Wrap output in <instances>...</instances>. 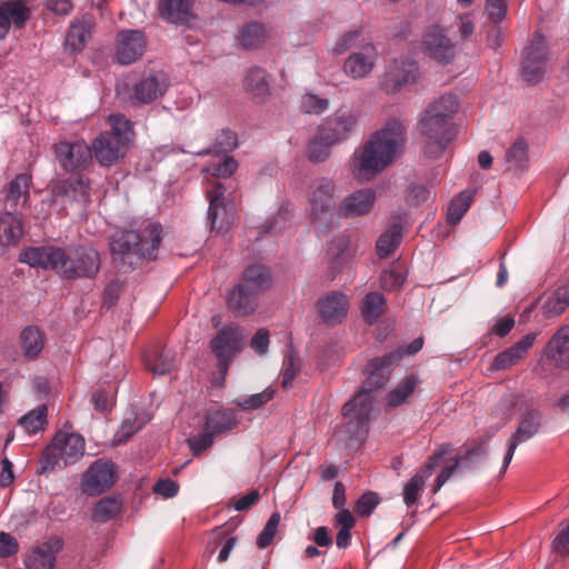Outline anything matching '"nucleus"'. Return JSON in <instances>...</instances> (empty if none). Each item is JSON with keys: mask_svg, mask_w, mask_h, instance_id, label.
Masks as SVG:
<instances>
[{"mask_svg": "<svg viewBox=\"0 0 569 569\" xmlns=\"http://www.w3.org/2000/svg\"><path fill=\"white\" fill-rule=\"evenodd\" d=\"M407 141V124L400 119H389L367 141L355 149L349 158L350 174L360 183L372 181L401 153Z\"/></svg>", "mask_w": 569, "mask_h": 569, "instance_id": "nucleus-1", "label": "nucleus"}, {"mask_svg": "<svg viewBox=\"0 0 569 569\" xmlns=\"http://www.w3.org/2000/svg\"><path fill=\"white\" fill-rule=\"evenodd\" d=\"M20 261L33 268L52 270L63 279L91 278L100 269L99 252L91 247L62 249L31 247L23 250Z\"/></svg>", "mask_w": 569, "mask_h": 569, "instance_id": "nucleus-2", "label": "nucleus"}, {"mask_svg": "<svg viewBox=\"0 0 569 569\" xmlns=\"http://www.w3.org/2000/svg\"><path fill=\"white\" fill-rule=\"evenodd\" d=\"M391 359L392 356L371 360L368 365L369 377L356 396L343 406L347 432L350 435H357L372 417L373 393L387 385L389 379L387 368Z\"/></svg>", "mask_w": 569, "mask_h": 569, "instance_id": "nucleus-3", "label": "nucleus"}, {"mask_svg": "<svg viewBox=\"0 0 569 569\" xmlns=\"http://www.w3.org/2000/svg\"><path fill=\"white\" fill-rule=\"evenodd\" d=\"M161 226L149 224L140 234L133 230L117 232L111 241V252L121 263L129 266L140 258L153 259L161 241Z\"/></svg>", "mask_w": 569, "mask_h": 569, "instance_id": "nucleus-4", "label": "nucleus"}, {"mask_svg": "<svg viewBox=\"0 0 569 569\" xmlns=\"http://www.w3.org/2000/svg\"><path fill=\"white\" fill-rule=\"evenodd\" d=\"M110 131L102 132L93 142L92 156L97 161L110 167L121 159L133 140L131 122L121 114L109 117Z\"/></svg>", "mask_w": 569, "mask_h": 569, "instance_id": "nucleus-5", "label": "nucleus"}, {"mask_svg": "<svg viewBox=\"0 0 569 569\" xmlns=\"http://www.w3.org/2000/svg\"><path fill=\"white\" fill-rule=\"evenodd\" d=\"M168 88V81L162 73H152L141 78L132 86L127 81L117 84L118 98L132 106L149 104L161 98Z\"/></svg>", "mask_w": 569, "mask_h": 569, "instance_id": "nucleus-6", "label": "nucleus"}, {"mask_svg": "<svg viewBox=\"0 0 569 569\" xmlns=\"http://www.w3.org/2000/svg\"><path fill=\"white\" fill-rule=\"evenodd\" d=\"M418 130L423 139V153L429 159H438L455 139L451 122L420 116Z\"/></svg>", "mask_w": 569, "mask_h": 569, "instance_id": "nucleus-7", "label": "nucleus"}, {"mask_svg": "<svg viewBox=\"0 0 569 569\" xmlns=\"http://www.w3.org/2000/svg\"><path fill=\"white\" fill-rule=\"evenodd\" d=\"M359 112L352 104H342L320 123L319 132L331 143H343L358 130Z\"/></svg>", "mask_w": 569, "mask_h": 569, "instance_id": "nucleus-8", "label": "nucleus"}, {"mask_svg": "<svg viewBox=\"0 0 569 569\" xmlns=\"http://www.w3.org/2000/svg\"><path fill=\"white\" fill-rule=\"evenodd\" d=\"M420 77L418 63L409 57L390 60L379 78V88L387 94H396L405 87L413 84Z\"/></svg>", "mask_w": 569, "mask_h": 569, "instance_id": "nucleus-9", "label": "nucleus"}, {"mask_svg": "<svg viewBox=\"0 0 569 569\" xmlns=\"http://www.w3.org/2000/svg\"><path fill=\"white\" fill-rule=\"evenodd\" d=\"M337 186L332 179L319 178L309 187V213L315 221H326L336 208Z\"/></svg>", "mask_w": 569, "mask_h": 569, "instance_id": "nucleus-10", "label": "nucleus"}, {"mask_svg": "<svg viewBox=\"0 0 569 569\" xmlns=\"http://www.w3.org/2000/svg\"><path fill=\"white\" fill-rule=\"evenodd\" d=\"M379 61V51L373 43L363 44L352 51L342 63L343 74L351 80H362L373 72Z\"/></svg>", "mask_w": 569, "mask_h": 569, "instance_id": "nucleus-11", "label": "nucleus"}, {"mask_svg": "<svg viewBox=\"0 0 569 569\" xmlns=\"http://www.w3.org/2000/svg\"><path fill=\"white\" fill-rule=\"evenodd\" d=\"M84 453V439L77 433H58L52 445L47 449V458L53 459L48 461L51 468H53L59 460H63L67 463H73L78 461Z\"/></svg>", "mask_w": 569, "mask_h": 569, "instance_id": "nucleus-12", "label": "nucleus"}, {"mask_svg": "<svg viewBox=\"0 0 569 569\" xmlns=\"http://www.w3.org/2000/svg\"><path fill=\"white\" fill-rule=\"evenodd\" d=\"M147 40L139 30H121L114 42V60L122 66L138 61L146 52Z\"/></svg>", "mask_w": 569, "mask_h": 569, "instance_id": "nucleus-13", "label": "nucleus"}, {"mask_svg": "<svg viewBox=\"0 0 569 569\" xmlns=\"http://www.w3.org/2000/svg\"><path fill=\"white\" fill-rule=\"evenodd\" d=\"M116 479V466L108 460L99 459L84 472L81 483L82 490L89 496H97L110 488Z\"/></svg>", "mask_w": 569, "mask_h": 569, "instance_id": "nucleus-14", "label": "nucleus"}, {"mask_svg": "<svg viewBox=\"0 0 569 569\" xmlns=\"http://www.w3.org/2000/svg\"><path fill=\"white\" fill-rule=\"evenodd\" d=\"M541 413L537 410H527L522 413L518 427L509 440L507 452L503 457V463L500 473L503 475L510 465L516 448L532 439L540 430Z\"/></svg>", "mask_w": 569, "mask_h": 569, "instance_id": "nucleus-15", "label": "nucleus"}, {"mask_svg": "<svg viewBox=\"0 0 569 569\" xmlns=\"http://www.w3.org/2000/svg\"><path fill=\"white\" fill-rule=\"evenodd\" d=\"M56 159L66 171L84 169L92 159L91 148L81 140L62 141L56 144Z\"/></svg>", "mask_w": 569, "mask_h": 569, "instance_id": "nucleus-16", "label": "nucleus"}, {"mask_svg": "<svg viewBox=\"0 0 569 569\" xmlns=\"http://www.w3.org/2000/svg\"><path fill=\"white\" fill-rule=\"evenodd\" d=\"M422 43L427 53L439 62L447 63L456 56V43L439 24H432L426 30Z\"/></svg>", "mask_w": 569, "mask_h": 569, "instance_id": "nucleus-17", "label": "nucleus"}, {"mask_svg": "<svg viewBox=\"0 0 569 569\" xmlns=\"http://www.w3.org/2000/svg\"><path fill=\"white\" fill-rule=\"evenodd\" d=\"M376 200L377 191L373 188H362L345 197L337 209L346 218L361 217L372 211Z\"/></svg>", "mask_w": 569, "mask_h": 569, "instance_id": "nucleus-18", "label": "nucleus"}, {"mask_svg": "<svg viewBox=\"0 0 569 569\" xmlns=\"http://www.w3.org/2000/svg\"><path fill=\"white\" fill-rule=\"evenodd\" d=\"M537 335L528 333L519 341L499 352L492 360L490 371H505L520 363L532 348Z\"/></svg>", "mask_w": 569, "mask_h": 569, "instance_id": "nucleus-19", "label": "nucleus"}, {"mask_svg": "<svg viewBox=\"0 0 569 569\" xmlns=\"http://www.w3.org/2000/svg\"><path fill=\"white\" fill-rule=\"evenodd\" d=\"M243 339L242 333L237 328H223L211 340V349L219 359L223 370L227 369V362L236 355Z\"/></svg>", "mask_w": 569, "mask_h": 569, "instance_id": "nucleus-20", "label": "nucleus"}, {"mask_svg": "<svg viewBox=\"0 0 569 569\" xmlns=\"http://www.w3.org/2000/svg\"><path fill=\"white\" fill-rule=\"evenodd\" d=\"M320 318L330 325L340 322L347 315L349 308L348 297L340 292L333 291L321 297L317 302Z\"/></svg>", "mask_w": 569, "mask_h": 569, "instance_id": "nucleus-21", "label": "nucleus"}, {"mask_svg": "<svg viewBox=\"0 0 569 569\" xmlns=\"http://www.w3.org/2000/svg\"><path fill=\"white\" fill-rule=\"evenodd\" d=\"M29 17L30 10L22 1L0 3V40L6 38L11 24L20 28Z\"/></svg>", "mask_w": 569, "mask_h": 569, "instance_id": "nucleus-22", "label": "nucleus"}, {"mask_svg": "<svg viewBox=\"0 0 569 569\" xmlns=\"http://www.w3.org/2000/svg\"><path fill=\"white\" fill-rule=\"evenodd\" d=\"M224 187L221 183H214L207 191L209 198L208 220L211 230L221 231L227 228V210L224 203Z\"/></svg>", "mask_w": 569, "mask_h": 569, "instance_id": "nucleus-23", "label": "nucleus"}, {"mask_svg": "<svg viewBox=\"0 0 569 569\" xmlns=\"http://www.w3.org/2000/svg\"><path fill=\"white\" fill-rule=\"evenodd\" d=\"M485 450L482 446H476L468 449L466 452H459L455 459L453 463L449 467H445L441 472L438 475L436 479V485L432 489L433 493H437L441 487L453 476V473L463 468H468L471 462L482 458L485 456Z\"/></svg>", "mask_w": 569, "mask_h": 569, "instance_id": "nucleus-24", "label": "nucleus"}, {"mask_svg": "<svg viewBox=\"0 0 569 569\" xmlns=\"http://www.w3.org/2000/svg\"><path fill=\"white\" fill-rule=\"evenodd\" d=\"M238 418L232 409L210 408L206 415V431L211 435H219L229 431L238 426Z\"/></svg>", "mask_w": 569, "mask_h": 569, "instance_id": "nucleus-25", "label": "nucleus"}, {"mask_svg": "<svg viewBox=\"0 0 569 569\" xmlns=\"http://www.w3.org/2000/svg\"><path fill=\"white\" fill-rule=\"evenodd\" d=\"M330 269L332 277L336 276L355 256V250L349 237L340 236L333 239L328 248Z\"/></svg>", "mask_w": 569, "mask_h": 569, "instance_id": "nucleus-26", "label": "nucleus"}, {"mask_svg": "<svg viewBox=\"0 0 569 569\" xmlns=\"http://www.w3.org/2000/svg\"><path fill=\"white\" fill-rule=\"evenodd\" d=\"M547 357L558 367H569V326L553 335L547 346Z\"/></svg>", "mask_w": 569, "mask_h": 569, "instance_id": "nucleus-27", "label": "nucleus"}, {"mask_svg": "<svg viewBox=\"0 0 569 569\" xmlns=\"http://www.w3.org/2000/svg\"><path fill=\"white\" fill-rule=\"evenodd\" d=\"M193 0H159V13L171 23H184L192 17Z\"/></svg>", "mask_w": 569, "mask_h": 569, "instance_id": "nucleus-28", "label": "nucleus"}, {"mask_svg": "<svg viewBox=\"0 0 569 569\" xmlns=\"http://www.w3.org/2000/svg\"><path fill=\"white\" fill-rule=\"evenodd\" d=\"M30 183L31 176L27 173H20L11 180L4 198L6 207L16 210L19 206L26 204L30 197Z\"/></svg>", "mask_w": 569, "mask_h": 569, "instance_id": "nucleus-29", "label": "nucleus"}, {"mask_svg": "<svg viewBox=\"0 0 569 569\" xmlns=\"http://www.w3.org/2000/svg\"><path fill=\"white\" fill-rule=\"evenodd\" d=\"M257 296L258 293L239 283L228 297V307L238 316L250 315L256 310Z\"/></svg>", "mask_w": 569, "mask_h": 569, "instance_id": "nucleus-30", "label": "nucleus"}, {"mask_svg": "<svg viewBox=\"0 0 569 569\" xmlns=\"http://www.w3.org/2000/svg\"><path fill=\"white\" fill-rule=\"evenodd\" d=\"M366 43L372 42L366 38L361 29H353L338 36L330 49V52L333 56H341L348 51L362 49Z\"/></svg>", "mask_w": 569, "mask_h": 569, "instance_id": "nucleus-31", "label": "nucleus"}, {"mask_svg": "<svg viewBox=\"0 0 569 569\" xmlns=\"http://www.w3.org/2000/svg\"><path fill=\"white\" fill-rule=\"evenodd\" d=\"M458 99L453 94H445L433 100L422 112L435 119L450 122L453 114L458 111Z\"/></svg>", "mask_w": 569, "mask_h": 569, "instance_id": "nucleus-32", "label": "nucleus"}, {"mask_svg": "<svg viewBox=\"0 0 569 569\" xmlns=\"http://www.w3.org/2000/svg\"><path fill=\"white\" fill-rule=\"evenodd\" d=\"M244 88L258 102H264L270 94L267 72L260 68L250 69L246 77Z\"/></svg>", "mask_w": 569, "mask_h": 569, "instance_id": "nucleus-33", "label": "nucleus"}, {"mask_svg": "<svg viewBox=\"0 0 569 569\" xmlns=\"http://www.w3.org/2000/svg\"><path fill=\"white\" fill-rule=\"evenodd\" d=\"M21 236V219L11 211L2 213L0 216V242L3 246H10L16 243Z\"/></svg>", "mask_w": 569, "mask_h": 569, "instance_id": "nucleus-34", "label": "nucleus"}, {"mask_svg": "<svg viewBox=\"0 0 569 569\" xmlns=\"http://www.w3.org/2000/svg\"><path fill=\"white\" fill-rule=\"evenodd\" d=\"M89 194L88 181L83 177L58 182L52 188V197L67 196L73 200H83Z\"/></svg>", "mask_w": 569, "mask_h": 569, "instance_id": "nucleus-35", "label": "nucleus"}, {"mask_svg": "<svg viewBox=\"0 0 569 569\" xmlns=\"http://www.w3.org/2000/svg\"><path fill=\"white\" fill-rule=\"evenodd\" d=\"M23 355L29 359L37 358L44 347V337L38 327L24 328L20 336Z\"/></svg>", "mask_w": 569, "mask_h": 569, "instance_id": "nucleus-36", "label": "nucleus"}, {"mask_svg": "<svg viewBox=\"0 0 569 569\" xmlns=\"http://www.w3.org/2000/svg\"><path fill=\"white\" fill-rule=\"evenodd\" d=\"M146 367L154 375L169 373L174 365V353L171 350H151L144 358Z\"/></svg>", "mask_w": 569, "mask_h": 569, "instance_id": "nucleus-37", "label": "nucleus"}, {"mask_svg": "<svg viewBox=\"0 0 569 569\" xmlns=\"http://www.w3.org/2000/svg\"><path fill=\"white\" fill-rule=\"evenodd\" d=\"M270 283V273L264 266H251L246 269L243 278L240 282L241 286L250 289L256 293H260L268 288Z\"/></svg>", "mask_w": 569, "mask_h": 569, "instance_id": "nucleus-38", "label": "nucleus"}, {"mask_svg": "<svg viewBox=\"0 0 569 569\" xmlns=\"http://www.w3.org/2000/svg\"><path fill=\"white\" fill-rule=\"evenodd\" d=\"M569 306V283L559 287L543 302V315L552 318L562 313Z\"/></svg>", "mask_w": 569, "mask_h": 569, "instance_id": "nucleus-39", "label": "nucleus"}, {"mask_svg": "<svg viewBox=\"0 0 569 569\" xmlns=\"http://www.w3.org/2000/svg\"><path fill=\"white\" fill-rule=\"evenodd\" d=\"M386 310V300L380 292H369L365 296L361 303V315L363 319L372 323L377 321Z\"/></svg>", "mask_w": 569, "mask_h": 569, "instance_id": "nucleus-40", "label": "nucleus"}, {"mask_svg": "<svg viewBox=\"0 0 569 569\" xmlns=\"http://www.w3.org/2000/svg\"><path fill=\"white\" fill-rule=\"evenodd\" d=\"M268 38L267 29L260 23L246 24L238 34V41L243 48H258L266 42Z\"/></svg>", "mask_w": 569, "mask_h": 569, "instance_id": "nucleus-41", "label": "nucleus"}, {"mask_svg": "<svg viewBox=\"0 0 569 569\" xmlns=\"http://www.w3.org/2000/svg\"><path fill=\"white\" fill-rule=\"evenodd\" d=\"M418 386V379L415 376L406 377L388 395L387 401L390 407H398L407 402Z\"/></svg>", "mask_w": 569, "mask_h": 569, "instance_id": "nucleus-42", "label": "nucleus"}, {"mask_svg": "<svg viewBox=\"0 0 569 569\" xmlns=\"http://www.w3.org/2000/svg\"><path fill=\"white\" fill-rule=\"evenodd\" d=\"M90 38V24L89 22L81 20L76 21L70 26V29L66 37V46L73 51L80 50L88 39Z\"/></svg>", "mask_w": 569, "mask_h": 569, "instance_id": "nucleus-43", "label": "nucleus"}, {"mask_svg": "<svg viewBox=\"0 0 569 569\" xmlns=\"http://www.w3.org/2000/svg\"><path fill=\"white\" fill-rule=\"evenodd\" d=\"M508 170H521L528 162V148L522 139H518L505 154Z\"/></svg>", "mask_w": 569, "mask_h": 569, "instance_id": "nucleus-44", "label": "nucleus"}, {"mask_svg": "<svg viewBox=\"0 0 569 569\" xmlns=\"http://www.w3.org/2000/svg\"><path fill=\"white\" fill-rule=\"evenodd\" d=\"M53 551L48 546L36 548L26 558L28 569H52L54 565Z\"/></svg>", "mask_w": 569, "mask_h": 569, "instance_id": "nucleus-45", "label": "nucleus"}, {"mask_svg": "<svg viewBox=\"0 0 569 569\" xmlns=\"http://www.w3.org/2000/svg\"><path fill=\"white\" fill-rule=\"evenodd\" d=\"M337 143H331L323 138V132H317V136L309 142L307 157L312 162H323L331 152V148Z\"/></svg>", "mask_w": 569, "mask_h": 569, "instance_id": "nucleus-46", "label": "nucleus"}, {"mask_svg": "<svg viewBox=\"0 0 569 569\" xmlns=\"http://www.w3.org/2000/svg\"><path fill=\"white\" fill-rule=\"evenodd\" d=\"M528 56L535 62H545L547 64V61H548L547 42L542 34H540L538 32L535 33L532 39L523 48L522 59H527Z\"/></svg>", "mask_w": 569, "mask_h": 569, "instance_id": "nucleus-47", "label": "nucleus"}, {"mask_svg": "<svg viewBox=\"0 0 569 569\" xmlns=\"http://www.w3.org/2000/svg\"><path fill=\"white\" fill-rule=\"evenodd\" d=\"M121 510V503L114 498H104L96 503L92 518L98 522H107L116 517Z\"/></svg>", "mask_w": 569, "mask_h": 569, "instance_id": "nucleus-48", "label": "nucleus"}, {"mask_svg": "<svg viewBox=\"0 0 569 569\" xmlns=\"http://www.w3.org/2000/svg\"><path fill=\"white\" fill-rule=\"evenodd\" d=\"M471 201L472 193L470 191H463L457 198H455L448 208V222L451 224H457L469 209Z\"/></svg>", "mask_w": 569, "mask_h": 569, "instance_id": "nucleus-49", "label": "nucleus"}, {"mask_svg": "<svg viewBox=\"0 0 569 569\" xmlns=\"http://www.w3.org/2000/svg\"><path fill=\"white\" fill-rule=\"evenodd\" d=\"M401 230L398 226H393L382 233L377 240V252L379 257L389 256L400 243Z\"/></svg>", "mask_w": 569, "mask_h": 569, "instance_id": "nucleus-50", "label": "nucleus"}, {"mask_svg": "<svg viewBox=\"0 0 569 569\" xmlns=\"http://www.w3.org/2000/svg\"><path fill=\"white\" fill-rule=\"evenodd\" d=\"M47 408L44 406L38 407L34 410L26 413L19 419L20 426L28 433H36L41 430L46 423Z\"/></svg>", "mask_w": 569, "mask_h": 569, "instance_id": "nucleus-51", "label": "nucleus"}, {"mask_svg": "<svg viewBox=\"0 0 569 569\" xmlns=\"http://www.w3.org/2000/svg\"><path fill=\"white\" fill-rule=\"evenodd\" d=\"M546 71L547 64L545 62H535L529 56L521 61V77L529 84L540 82Z\"/></svg>", "mask_w": 569, "mask_h": 569, "instance_id": "nucleus-52", "label": "nucleus"}, {"mask_svg": "<svg viewBox=\"0 0 569 569\" xmlns=\"http://www.w3.org/2000/svg\"><path fill=\"white\" fill-rule=\"evenodd\" d=\"M330 107L327 98H321L315 93H306L301 97L300 109L308 114H321Z\"/></svg>", "mask_w": 569, "mask_h": 569, "instance_id": "nucleus-53", "label": "nucleus"}, {"mask_svg": "<svg viewBox=\"0 0 569 569\" xmlns=\"http://www.w3.org/2000/svg\"><path fill=\"white\" fill-rule=\"evenodd\" d=\"M273 390L270 388H267L262 392L251 395L243 399L236 400V405L246 411H252L260 407H262L264 403L270 401L273 397Z\"/></svg>", "mask_w": 569, "mask_h": 569, "instance_id": "nucleus-54", "label": "nucleus"}, {"mask_svg": "<svg viewBox=\"0 0 569 569\" xmlns=\"http://www.w3.org/2000/svg\"><path fill=\"white\" fill-rule=\"evenodd\" d=\"M380 282L381 287L386 290H397L405 282V272L400 266H393L382 272Z\"/></svg>", "mask_w": 569, "mask_h": 569, "instance_id": "nucleus-55", "label": "nucleus"}, {"mask_svg": "<svg viewBox=\"0 0 569 569\" xmlns=\"http://www.w3.org/2000/svg\"><path fill=\"white\" fill-rule=\"evenodd\" d=\"M425 487L423 476L415 475L403 488V501L407 507L415 505Z\"/></svg>", "mask_w": 569, "mask_h": 569, "instance_id": "nucleus-56", "label": "nucleus"}, {"mask_svg": "<svg viewBox=\"0 0 569 569\" xmlns=\"http://www.w3.org/2000/svg\"><path fill=\"white\" fill-rule=\"evenodd\" d=\"M147 420L148 419H144V418H141L138 416H132V417L126 418L122 421V423L119 428V431L117 433L118 442H123L127 439H129L147 422Z\"/></svg>", "mask_w": 569, "mask_h": 569, "instance_id": "nucleus-57", "label": "nucleus"}, {"mask_svg": "<svg viewBox=\"0 0 569 569\" xmlns=\"http://www.w3.org/2000/svg\"><path fill=\"white\" fill-rule=\"evenodd\" d=\"M279 522L280 513H272L269 520L267 521L263 530L258 536L257 545L259 546V548H267L272 542Z\"/></svg>", "mask_w": 569, "mask_h": 569, "instance_id": "nucleus-58", "label": "nucleus"}, {"mask_svg": "<svg viewBox=\"0 0 569 569\" xmlns=\"http://www.w3.org/2000/svg\"><path fill=\"white\" fill-rule=\"evenodd\" d=\"M300 360L293 353L288 355L284 358L282 366V386L288 388L291 386L292 380L296 378L297 373L300 370Z\"/></svg>", "mask_w": 569, "mask_h": 569, "instance_id": "nucleus-59", "label": "nucleus"}, {"mask_svg": "<svg viewBox=\"0 0 569 569\" xmlns=\"http://www.w3.org/2000/svg\"><path fill=\"white\" fill-rule=\"evenodd\" d=\"M552 550L560 556H569V522H562L552 541Z\"/></svg>", "mask_w": 569, "mask_h": 569, "instance_id": "nucleus-60", "label": "nucleus"}, {"mask_svg": "<svg viewBox=\"0 0 569 569\" xmlns=\"http://www.w3.org/2000/svg\"><path fill=\"white\" fill-rule=\"evenodd\" d=\"M237 167L238 164L236 160L233 158L227 157L219 163L209 164L206 168V171L209 172L212 177L228 178L236 171Z\"/></svg>", "mask_w": 569, "mask_h": 569, "instance_id": "nucleus-61", "label": "nucleus"}, {"mask_svg": "<svg viewBox=\"0 0 569 569\" xmlns=\"http://www.w3.org/2000/svg\"><path fill=\"white\" fill-rule=\"evenodd\" d=\"M379 503V497L375 492L363 493L356 503V511L359 516L368 517Z\"/></svg>", "mask_w": 569, "mask_h": 569, "instance_id": "nucleus-62", "label": "nucleus"}, {"mask_svg": "<svg viewBox=\"0 0 569 569\" xmlns=\"http://www.w3.org/2000/svg\"><path fill=\"white\" fill-rule=\"evenodd\" d=\"M430 198V191L421 184L411 186L407 191V202L412 206H418L426 202Z\"/></svg>", "mask_w": 569, "mask_h": 569, "instance_id": "nucleus-63", "label": "nucleus"}, {"mask_svg": "<svg viewBox=\"0 0 569 569\" xmlns=\"http://www.w3.org/2000/svg\"><path fill=\"white\" fill-rule=\"evenodd\" d=\"M486 12L488 18L492 22L501 21L507 12V6L505 0H488L486 6Z\"/></svg>", "mask_w": 569, "mask_h": 569, "instance_id": "nucleus-64", "label": "nucleus"}]
</instances>
